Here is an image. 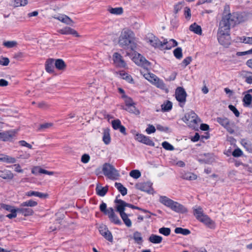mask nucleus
Wrapping results in <instances>:
<instances>
[{
    "label": "nucleus",
    "instance_id": "2f4dec72",
    "mask_svg": "<svg viewBox=\"0 0 252 252\" xmlns=\"http://www.w3.org/2000/svg\"><path fill=\"white\" fill-rule=\"evenodd\" d=\"M242 75L245 78V82L249 84H252V72L243 71Z\"/></svg>",
    "mask_w": 252,
    "mask_h": 252
},
{
    "label": "nucleus",
    "instance_id": "20e7f679",
    "mask_svg": "<svg viewBox=\"0 0 252 252\" xmlns=\"http://www.w3.org/2000/svg\"><path fill=\"white\" fill-rule=\"evenodd\" d=\"M141 73L143 77L150 82L160 89H164L165 87L163 81L159 79L155 74L146 70H141Z\"/></svg>",
    "mask_w": 252,
    "mask_h": 252
},
{
    "label": "nucleus",
    "instance_id": "338daca9",
    "mask_svg": "<svg viewBox=\"0 0 252 252\" xmlns=\"http://www.w3.org/2000/svg\"><path fill=\"white\" fill-rule=\"evenodd\" d=\"M191 60L192 59L190 57H188L184 59V60L182 61V64L184 67H186L190 63Z\"/></svg>",
    "mask_w": 252,
    "mask_h": 252
},
{
    "label": "nucleus",
    "instance_id": "9b49d317",
    "mask_svg": "<svg viewBox=\"0 0 252 252\" xmlns=\"http://www.w3.org/2000/svg\"><path fill=\"white\" fill-rule=\"evenodd\" d=\"M217 121L221 126L226 128L230 133H233L234 132L233 125L230 123L228 118L226 117H218L217 118Z\"/></svg>",
    "mask_w": 252,
    "mask_h": 252
},
{
    "label": "nucleus",
    "instance_id": "603ef678",
    "mask_svg": "<svg viewBox=\"0 0 252 252\" xmlns=\"http://www.w3.org/2000/svg\"><path fill=\"white\" fill-rule=\"evenodd\" d=\"M129 176L137 179L141 176V173L138 170H133L130 172Z\"/></svg>",
    "mask_w": 252,
    "mask_h": 252
},
{
    "label": "nucleus",
    "instance_id": "2eb2a0df",
    "mask_svg": "<svg viewBox=\"0 0 252 252\" xmlns=\"http://www.w3.org/2000/svg\"><path fill=\"white\" fill-rule=\"evenodd\" d=\"M171 210L173 211L178 212V213H186L187 212V209L184 207L180 203L172 201V203L170 204V206L169 207Z\"/></svg>",
    "mask_w": 252,
    "mask_h": 252
},
{
    "label": "nucleus",
    "instance_id": "bf43d9fd",
    "mask_svg": "<svg viewBox=\"0 0 252 252\" xmlns=\"http://www.w3.org/2000/svg\"><path fill=\"white\" fill-rule=\"evenodd\" d=\"M20 146L22 147H26L30 149H32V146L31 144L28 143L25 140H20L18 142Z\"/></svg>",
    "mask_w": 252,
    "mask_h": 252
},
{
    "label": "nucleus",
    "instance_id": "c756f323",
    "mask_svg": "<svg viewBox=\"0 0 252 252\" xmlns=\"http://www.w3.org/2000/svg\"><path fill=\"white\" fill-rule=\"evenodd\" d=\"M0 177L3 179L12 180L14 178V175L11 171L9 170H0Z\"/></svg>",
    "mask_w": 252,
    "mask_h": 252
},
{
    "label": "nucleus",
    "instance_id": "6e6d98bb",
    "mask_svg": "<svg viewBox=\"0 0 252 252\" xmlns=\"http://www.w3.org/2000/svg\"><path fill=\"white\" fill-rule=\"evenodd\" d=\"M241 42L252 45V37L243 36L240 38Z\"/></svg>",
    "mask_w": 252,
    "mask_h": 252
},
{
    "label": "nucleus",
    "instance_id": "a18cd8bd",
    "mask_svg": "<svg viewBox=\"0 0 252 252\" xmlns=\"http://www.w3.org/2000/svg\"><path fill=\"white\" fill-rule=\"evenodd\" d=\"M133 239L135 242L138 244H140L143 242V238L142 237L141 233L138 231H136L133 233Z\"/></svg>",
    "mask_w": 252,
    "mask_h": 252
},
{
    "label": "nucleus",
    "instance_id": "864d4df0",
    "mask_svg": "<svg viewBox=\"0 0 252 252\" xmlns=\"http://www.w3.org/2000/svg\"><path fill=\"white\" fill-rule=\"evenodd\" d=\"M159 232L164 236H167L170 235L171 230L169 228L161 227L159 229Z\"/></svg>",
    "mask_w": 252,
    "mask_h": 252
},
{
    "label": "nucleus",
    "instance_id": "ea45409f",
    "mask_svg": "<svg viewBox=\"0 0 252 252\" xmlns=\"http://www.w3.org/2000/svg\"><path fill=\"white\" fill-rule=\"evenodd\" d=\"M37 205V202L35 201L32 200H29L28 201L22 202L20 206L23 207H35Z\"/></svg>",
    "mask_w": 252,
    "mask_h": 252
},
{
    "label": "nucleus",
    "instance_id": "f8f14e48",
    "mask_svg": "<svg viewBox=\"0 0 252 252\" xmlns=\"http://www.w3.org/2000/svg\"><path fill=\"white\" fill-rule=\"evenodd\" d=\"M58 32L63 35H72L76 37H81L77 31L69 27H64L59 30Z\"/></svg>",
    "mask_w": 252,
    "mask_h": 252
},
{
    "label": "nucleus",
    "instance_id": "b1692460",
    "mask_svg": "<svg viewBox=\"0 0 252 252\" xmlns=\"http://www.w3.org/2000/svg\"><path fill=\"white\" fill-rule=\"evenodd\" d=\"M55 60L53 59H48L45 63L46 71L50 73L54 72Z\"/></svg>",
    "mask_w": 252,
    "mask_h": 252
},
{
    "label": "nucleus",
    "instance_id": "393cba45",
    "mask_svg": "<svg viewBox=\"0 0 252 252\" xmlns=\"http://www.w3.org/2000/svg\"><path fill=\"white\" fill-rule=\"evenodd\" d=\"M102 135V141L104 143L105 145L109 144L111 141L110 129L108 128L103 129Z\"/></svg>",
    "mask_w": 252,
    "mask_h": 252
},
{
    "label": "nucleus",
    "instance_id": "052dcab7",
    "mask_svg": "<svg viewBox=\"0 0 252 252\" xmlns=\"http://www.w3.org/2000/svg\"><path fill=\"white\" fill-rule=\"evenodd\" d=\"M53 126V124L51 123H44L43 124H41L39 127V130H42L45 129L49 128Z\"/></svg>",
    "mask_w": 252,
    "mask_h": 252
},
{
    "label": "nucleus",
    "instance_id": "49530a36",
    "mask_svg": "<svg viewBox=\"0 0 252 252\" xmlns=\"http://www.w3.org/2000/svg\"><path fill=\"white\" fill-rule=\"evenodd\" d=\"M161 107L162 111H168L172 109V104L170 101H166L161 105Z\"/></svg>",
    "mask_w": 252,
    "mask_h": 252
},
{
    "label": "nucleus",
    "instance_id": "680f3d73",
    "mask_svg": "<svg viewBox=\"0 0 252 252\" xmlns=\"http://www.w3.org/2000/svg\"><path fill=\"white\" fill-rule=\"evenodd\" d=\"M228 108L229 109L232 111L233 112V113L234 114L235 116L237 117H239L240 116V113L238 111V110L237 109V108L233 105H229L228 106Z\"/></svg>",
    "mask_w": 252,
    "mask_h": 252
},
{
    "label": "nucleus",
    "instance_id": "0e129e2a",
    "mask_svg": "<svg viewBox=\"0 0 252 252\" xmlns=\"http://www.w3.org/2000/svg\"><path fill=\"white\" fill-rule=\"evenodd\" d=\"M111 221L117 224H121V221L119 219V218L115 215V214L111 217L110 219Z\"/></svg>",
    "mask_w": 252,
    "mask_h": 252
},
{
    "label": "nucleus",
    "instance_id": "e433bc0d",
    "mask_svg": "<svg viewBox=\"0 0 252 252\" xmlns=\"http://www.w3.org/2000/svg\"><path fill=\"white\" fill-rule=\"evenodd\" d=\"M189 30L196 34H201V28L200 26L197 25L196 23H194L191 25L189 27Z\"/></svg>",
    "mask_w": 252,
    "mask_h": 252
},
{
    "label": "nucleus",
    "instance_id": "4468645a",
    "mask_svg": "<svg viewBox=\"0 0 252 252\" xmlns=\"http://www.w3.org/2000/svg\"><path fill=\"white\" fill-rule=\"evenodd\" d=\"M249 15L245 12H235V26L247 21Z\"/></svg>",
    "mask_w": 252,
    "mask_h": 252
},
{
    "label": "nucleus",
    "instance_id": "aec40b11",
    "mask_svg": "<svg viewBox=\"0 0 252 252\" xmlns=\"http://www.w3.org/2000/svg\"><path fill=\"white\" fill-rule=\"evenodd\" d=\"M177 45V42L174 39H171L169 40L164 39L162 42V45H161L160 48L164 49H170L172 47L176 46Z\"/></svg>",
    "mask_w": 252,
    "mask_h": 252
},
{
    "label": "nucleus",
    "instance_id": "ddd939ff",
    "mask_svg": "<svg viewBox=\"0 0 252 252\" xmlns=\"http://www.w3.org/2000/svg\"><path fill=\"white\" fill-rule=\"evenodd\" d=\"M99 231L101 235H102L106 240L110 242H112L113 236L111 232L108 230L106 226L102 224L98 228Z\"/></svg>",
    "mask_w": 252,
    "mask_h": 252
},
{
    "label": "nucleus",
    "instance_id": "9d476101",
    "mask_svg": "<svg viewBox=\"0 0 252 252\" xmlns=\"http://www.w3.org/2000/svg\"><path fill=\"white\" fill-rule=\"evenodd\" d=\"M145 40L147 43L155 48H160L161 45H162V41H160L157 37L151 33L147 34Z\"/></svg>",
    "mask_w": 252,
    "mask_h": 252
},
{
    "label": "nucleus",
    "instance_id": "c85d7f7f",
    "mask_svg": "<svg viewBox=\"0 0 252 252\" xmlns=\"http://www.w3.org/2000/svg\"><path fill=\"white\" fill-rule=\"evenodd\" d=\"M18 212L22 214L24 216H29L33 215L34 211L32 209L29 208H25V207H20L17 209Z\"/></svg>",
    "mask_w": 252,
    "mask_h": 252
},
{
    "label": "nucleus",
    "instance_id": "e2e57ef3",
    "mask_svg": "<svg viewBox=\"0 0 252 252\" xmlns=\"http://www.w3.org/2000/svg\"><path fill=\"white\" fill-rule=\"evenodd\" d=\"M156 130V129L154 126L152 125H149L145 131L147 134H150L155 132Z\"/></svg>",
    "mask_w": 252,
    "mask_h": 252
},
{
    "label": "nucleus",
    "instance_id": "7c9ffc66",
    "mask_svg": "<svg viewBox=\"0 0 252 252\" xmlns=\"http://www.w3.org/2000/svg\"><path fill=\"white\" fill-rule=\"evenodd\" d=\"M108 187H102L100 184H97L96 187V192L97 195L100 196H104L108 191Z\"/></svg>",
    "mask_w": 252,
    "mask_h": 252
},
{
    "label": "nucleus",
    "instance_id": "69168bd1",
    "mask_svg": "<svg viewBox=\"0 0 252 252\" xmlns=\"http://www.w3.org/2000/svg\"><path fill=\"white\" fill-rule=\"evenodd\" d=\"M13 166L15 172L20 173H23L24 172V170L22 169L21 166L19 164H15Z\"/></svg>",
    "mask_w": 252,
    "mask_h": 252
},
{
    "label": "nucleus",
    "instance_id": "79ce46f5",
    "mask_svg": "<svg viewBox=\"0 0 252 252\" xmlns=\"http://www.w3.org/2000/svg\"><path fill=\"white\" fill-rule=\"evenodd\" d=\"M125 110L129 113L134 114L136 115H138L140 113V111L135 107V105L128 106Z\"/></svg>",
    "mask_w": 252,
    "mask_h": 252
},
{
    "label": "nucleus",
    "instance_id": "09e8293b",
    "mask_svg": "<svg viewBox=\"0 0 252 252\" xmlns=\"http://www.w3.org/2000/svg\"><path fill=\"white\" fill-rule=\"evenodd\" d=\"M3 45L7 48H11L16 47L18 43L17 41L14 40L6 41L3 42Z\"/></svg>",
    "mask_w": 252,
    "mask_h": 252
},
{
    "label": "nucleus",
    "instance_id": "f3484780",
    "mask_svg": "<svg viewBox=\"0 0 252 252\" xmlns=\"http://www.w3.org/2000/svg\"><path fill=\"white\" fill-rule=\"evenodd\" d=\"M53 17L67 25L73 26L74 24V21L72 19L67 15L64 14H59L57 16H54Z\"/></svg>",
    "mask_w": 252,
    "mask_h": 252
},
{
    "label": "nucleus",
    "instance_id": "dca6fc26",
    "mask_svg": "<svg viewBox=\"0 0 252 252\" xmlns=\"http://www.w3.org/2000/svg\"><path fill=\"white\" fill-rule=\"evenodd\" d=\"M113 60L116 66L124 67L126 63L123 59L122 56L118 53H114L113 55Z\"/></svg>",
    "mask_w": 252,
    "mask_h": 252
},
{
    "label": "nucleus",
    "instance_id": "bb28decb",
    "mask_svg": "<svg viewBox=\"0 0 252 252\" xmlns=\"http://www.w3.org/2000/svg\"><path fill=\"white\" fill-rule=\"evenodd\" d=\"M26 195L28 197H31L32 196H35L38 197L40 198H46L48 197V194L47 193H43L42 192H40L38 191L30 190L26 192Z\"/></svg>",
    "mask_w": 252,
    "mask_h": 252
},
{
    "label": "nucleus",
    "instance_id": "3c124183",
    "mask_svg": "<svg viewBox=\"0 0 252 252\" xmlns=\"http://www.w3.org/2000/svg\"><path fill=\"white\" fill-rule=\"evenodd\" d=\"M174 56L178 59H180L183 57L182 50L181 48L178 47L173 51Z\"/></svg>",
    "mask_w": 252,
    "mask_h": 252
},
{
    "label": "nucleus",
    "instance_id": "37998d69",
    "mask_svg": "<svg viewBox=\"0 0 252 252\" xmlns=\"http://www.w3.org/2000/svg\"><path fill=\"white\" fill-rule=\"evenodd\" d=\"M120 216L126 226L128 227H130L132 225V223L130 220L128 218V215L125 213H122Z\"/></svg>",
    "mask_w": 252,
    "mask_h": 252
},
{
    "label": "nucleus",
    "instance_id": "7ed1b4c3",
    "mask_svg": "<svg viewBox=\"0 0 252 252\" xmlns=\"http://www.w3.org/2000/svg\"><path fill=\"white\" fill-rule=\"evenodd\" d=\"M230 29L220 25L217 34L219 42L223 46L227 47L230 44Z\"/></svg>",
    "mask_w": 252,
    "mask_h": 252
},
{
    "label": "nucleus",
    "instance_id": "a211bd4d",
    "mask_svg": "<svg viewBox=\"0 0 252 252\" xmlns=\"http://www.w3.org/2000/svg\"><path fill=\"white\" fill-rule=\"evenodd\" d=\"M244 94L243 105L245 107H249L252 102V89H250L247 92L244 93Z\"/></svg>",
    "mask_w": 252,
    "mask_h": 252
},
{
    "label": "nucleus",
    "instance_id": "c9c22d12",
    "mask_svg": "<svg viewBox=\"0 0 252 252\" xmlns=\"http://www.w3.org/2000/svg\"><path fill=\"white\" fill-rule=\"evenodd\" d=\"M159 201L164 205L169 207L173 200L165 196H160Z\"/></svg>",
    "mask_w": 252,
    "mask_h": 252
},
{
    "label": "nucleus",
    "instance_id": "de8ad7c7",
    "mask_svg": "<svg viewBox=\"0 0 252 252\" xmlns=\"http://www.w3.org/2000/svg\"><path fill=\"white\" fill-rule=\"evenodd\" d=\"M175 232L176 234H181L184 235H187L190 234V231L188 229L181 227H177L175 229Z\"/></svg>",
    "mask_w": 252,
    "mask_h": 252
},
{
    "label": "nucleus",
    "instance_id": "13d9d810",
    "mask_svg": "<svg viewBox=\"0 0 252 252\" xmlns=\"http://www.w3.org/2000/svg\"><path fill=\"white\" fill-rule=\"evenodd\" d=\"M37 106L43 110H47L50 107V105L45 102H41L38 103Z\"/></svg>",
    "mask_w": 252,
    "mask_h": 252
},
{
    "label": "nucleus",
    "instance_id": "4d7b16f0",
    "mask_svg": "<svg viewBox=\"0 0 252 252\" xmlns=\"http://www.w3.org/2000/svg\"><path fill=\"white\" fill-rule=\"evenodd\" d=\"M162 146L166 150L173 151L174 149V147L166 141L163 142L162 143Z\"/></svg>",
    "mask_w": 252,
    "mask_h": 252
},
{
    "label": "nucleus",
    "instance_id": "f03ea898",
    "mask_svg": "<svg viewBox=\"0 0 252 252\" xmlns=\"http://www.w3.org/2000/svg\"><path fill=\"white\" fill-rule=\"evenodd\" d=\"M235 12L231 13L230 6L225 4L224 6L222 17L220 25L230 29L231 26H235Z\"/></svg>",
    "mask_w": 252,
    "mask_h": 252
},
{
    "label": "nucleus",
    "instance_id": "6ab92c4d",
    "mask_svg": "<svg viewBox=\"0 0 252 252\" xmlns=\"http://www.w3.org/2000/svg\"><path fill=\"white\" fill-rule=\"evenodd\" d=\"M199 221L204 223L206 226L210 228L214 229L216 227L215 221L206 215L203 216Z\"/></svg>",
    "mask_w": 252,
    "mask_h": 252
},
{
    "label": "nucleus",
    "instance_id": "4c0bfd02",
    "mask_svg": "<svg viewBox=\"0 0 252 252\" xmlns=\"http://www.w3.org/2000/svg\"><path fill=\"white\" fill-rule=\"evenodd\" d=\"M182 178L186 180L192 181L196 180L197 176L193 173L186 172L182 175Z\"/></svg>",
    "mask_w": 252,
    "mask_h": 252
},
{
    "label": "nucleus",
    "instance_id": "5fc2aeb1",
    "mask_svg": "<svg viewBox=\"0 0 252 252\" xmlns=\"http://www.w3.org/2000/svg\"><path fill=\"white\" fill-rule=\"evenodd\" d=\"M120 75L121 76L123 79L126 80L129 83L133 82V80L131 76L126 73H120Z\"/></svg>",
    "mask_w": 252,
    "mask_h": 252
},
{
    "label": "nucleus",
    "instance_id": "39448f33",
    "mask_svg": "<svg viewBox=\"0 0 252 252\" xmlns=\"http://www.w3.org/2000/svg\"><path fill=\"white\" fill-rule=\"evenodd\" d=\"M104 175L111 179H114L119 176L118 171L111 164L105 163L102 167Z\"/></svg>",
    "mask_w": 252,
    "mask_h": 252
},
{
    "label": "nucleus",
    "instance_id": "5701e85b",
    "mask_svg": "<svg viewBox=\"0 0 252 252\" xmlns=\"http://www.w3.org/2000/svg\"><path fill=\"white\" fill-rule=\"evenodd\" d=\"M0 161L6 163H15L16 162V159L12 157L0 154Z\"/></svg>",
    "mask_w": 252,
    "mask_h": 252
},
{
    "label": "nucleus",
    "instance_id": "cd10ccee",
    "mask_svg": "<svg viewBox=\"0 0 252 252\" xmlns=\"http://www.w3.org/2000/svg\"><path fill=\"white\" fill-rule=\"evenodd\" d=\"M55 66L59 70L64 71L66 69V64L62 59L55 60Z\"/></svg>",
    "mask_w": 252,
    "mask_h": 252
},
{
    "label": "nucleus",
    "instance_id": "774afa93",
    "mask_svg": "<svg viewBox=\"0 0 252 252\" xmlns=\"http://www.w3.org/2000/svg\"><path fill=\"white\" fill-rule=\"evenodd\" d=\"M105 215H108L109 219L115 214L114 209L112 208L107 209L106 212L104 213Z\"/></svg>",
    "mask_w": 252,
    "mask_h": 252
},
{
    "label": "nucleus",
    "instance_id": "f704fd0d",
    "mask_svg": "<svg viewBox=\"0 0 252 252\" xmlns=\"http://www.w3.org/2000/svg\"><path fill=\"white\" fill-rule=\"evenodd\" d=\"M150 242L154 244H159L162 242V237L155 234H152L149 238Z\"/></svg>",
    "mask_w": 252,
    "mask_h": 252
},
{
    "label": "nucleus",
    "instance_id": "c03bdc74",
    "mask_svg": "<svg viewBox=\"0 0 252 252\" xmlns=\"http://www.w3.org/2000/svg\"><path fill=\"white\" fill-rule=\"evenodd\" d=\"M135 187L137 189L144 191H149V186L147 184L145 183H139L136 184Z\"/></svg>",
    "mask_w": 252,
    "mask_h": 252
},
{
    "label": "nucleus",
    "instance_id": "f257e3e1",
    "mask_svg": "<svg viewBox=\"0 0 252 252\" xmlns=\"http://www.w3.org/2000/svg\"><path fill=\"white\" fill-rule=\"evenodd\" d=\"M134 32L127 28L123 29L120 32L118 38V44L125 49L134 50L136 48Z\"/></svg>",
    "mask_w": 252,
    "mask_h": 252
},
{
    "label": "nucleus",
    "instance_id": "412c9836",
    "mask_svg": "<svg viewBox=\"0 0 252 252\" xmlns=\"http://www.w3.org/2000/svg\"><path fill=\"white\" fill-rule=\"evenodd\" d=\"M133 60L138 65L143 66L144 67H147L150 65V63L139 54L137 57L134 58Z\"/></svg>",
    "mask_w": 252,
    "mask_h": 252
},
{
    "label": "nucleus",
    "instance_id": "4be33fe9",
    "mask_svg": "<svg viewBox=\"0 0 252 252\" xmlns=\"http://www.w3.org/2000/svg\"><path fill=\"white\" fill-rule=\"evenodd\" d=\"M115 202L116 203V210L119 213L120 215L125 213V210L126 203L121 199H116Z\"/></svg>",
    "mask_w": 252,
    "mask_h": 252
},
{
    "label": "nucleus",
    "instance_id": "72a5a7b5",
    "mask_svg": "<svg viewBox=\"0 0 252 252\" xmlns=\"http://www.w3.org/2000/svg\"><path fill=\"white\" fill-rule=\"evenodd\" d=\"M108 11L111 14L116 15H121L123 14V13L124 12L123 8L121 7H115V8L109 7L108 8Z\"/></svg>",
    "mask_w": 252,
    "mask_h": 252
},
{
    "label": "nucleus",
    "instance_id": "473e14b6",
    "mask_svg": "<svg viewBox=\"0 0 252 252\" xmlns=\"http://www.w3.org/2000/svg\"><path fill=\"white\" fill-rule=\"evenodd\" d=\"M194 215L195 218L199 220L205 214H204L202 208L199 206L194 209Z\"/></svg>",
    "mask_w": 252,
    "mask_h": 252
},
{
    "label": "nucleus",
    "instance_id": "6e6552de",
    "mask_svg": "<svg viewBox=\"0 0 252 252\" xmlns=\"http://www.w3.org/2000/svg\"><path fill=\"white\" fill-rule=\"evenodd\" d=\"M183 120L189 126L193 127L197 123V116L193 111H190L185 114Z\"/></svg>",
    "mask_w": 252,
    "mask_h": 252
},
{
    "label": "nucleus",
    "instance_id": "1a4fd4ad",
    "mask_svg": "<svg viewBox=\"0 0 252 252\" xmlns=\"http://www.w3.org/2000/svg\"><path fill=\"white\" fill-rule=\"evenodd\" d=\"M132 133L134 135V138L136 141L148 146H154V142L149 137L142 134L136 133L135 131Z\"/></svg>",
    "mask_w": 252,
    "mask_h": 252
},
{
    "label": "nucleus",
    "instance_id": "58836bf2",
    "mask_svg": "<svg viewBox=\"0 0 252 252\" xmlns=\"http://www.w3.org/2000/svg\"><path fill=\"white\" fill-rule=\"evenodd\" d=\"M28 2V0H14L12 2V5L15 7L24 6Z\"/></svg>",
    "mask_w": 252,
    "mask_h": 252
},
{
    "label": "nucleus",
    "instance_id": "0eeeda50",
    "mask_svg": "<svg viewBox=\"0 0 252 252\" xmlns=\"http://www.w3.org/2000/svg\"><path fill=\"white\" fill-rule=\"evenodd\" d=\"M19 129H10L0 132V141L3 142L11 141L16 136Z\"/></svg>",
    "mask_w": 252,
    "mask_h": 252
},
{
    "label": "nucleus",
    "instance_id": "a19ab883",
    "mask_svg": "<svg viewBox=\"0 0 252 252\" xmlns=\"http://www.w3.org/2000/svg\"><path fill=\"white\" fill-rule=\"evenodd\" d=\"M115 186L122 195L124 196L127 194V189L121 183H115Z\"/></svg>",
    "mask_w": 252,
    "mask_h": 252
},
{
    "label": "nucleus",
    "instance_id": "423d86ee",
    "mask_svg": "<svg viewBox=\"0 0 252 252\" xmlns=\"http://www.w3.org/2000/svg\"><path fill=\"white\" fill-rule=\"evenodd\" d=\"M175 97L176 100L180 103L182 107H184L186 102L187 94L185 89L181 87L177 88L175 91Z\"/></svg>",
    "mask_w": 252,
    "mask_h": 252
},
{
    "label": "nucleus",
    "instance_id": "a878e982",
    "mask_svg": "<svg viewBox=\"0 0 252 252\" xmlns=\"http://www.w3.org/2000/svg\"><path fill=\"white\" fill-rule=\"evenodd\" d=\"M112 127L114 129H119L120 132L126 134V128L121 125V121L119 119L112 121Z\"/></svg>",
    "mask_w": 252,
    "mask_h": 252
},
{
    "label": "nucleus",
    "instance_id": "8fccbe9b",
    "mask_svg": "<svg viewBox=\"0 0 252 252\" xmlns=\"http://www.w3.org/2000/svg\"><path fill=\"white\" fill-rule=\"evenodd\" d=\"M122 97L124 99L126 107L131 105H135V103L133 102L132 98L126 96V94L122 95Z\"/></svg>",
    "mask_w": 252,
    "mask_h": 252
}]
</instances>
